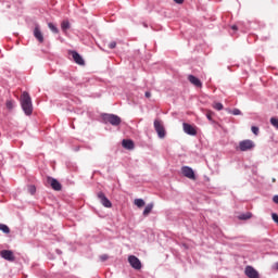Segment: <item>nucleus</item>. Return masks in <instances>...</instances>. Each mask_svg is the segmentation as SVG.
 <instances>
[{
    "mask_svg": "<svg viewBox=\"0 0 278 278\" xmlns=\"http://www.w3.org/2000/svg\"><path fill=\"white\" fill-rule=\"evenodd\" d=\"M61 29L62 31H66L67 29H71V23L68 21H63L61 23Z\"/></svg>",
    "mask_w": 278,
    "mask_h": 278,
    "instance_id": "18",
    "label": "nucleus"
},
{
    "mask_svg": "<svg viewBox=\"0 0 278 278\" xmlns=\"http://www.w3.org/2000/svg\"><path fill=\"white\" fill-rule=\"evenodd\" d=\"M135 205H137V207H144V200L136 199L135 200Z\"/></svg>",
    "mask_w": 278,
    "mask_h": 278,
    "instance_id": "22",
    "label": "nucleus"
},
{
    "mask_svg": "<svg viewBox=\"0 0 278 278\" xmlns=\"http://www.w3.org/2000/svg\"><path fill=\"white\" fill-rule=\"evenodd\" d=\"M109 49H116V41L109 43Z\"/></svg>",
    "mask_w": 278,
    "mask_h": 278,
    "instance_id": "31",
    "label": "nucleus"
},
{
    "mask_svg": "<svg viewBox=\"0 0 278 278\" xmlns=\"http://www.w3.org/2000/svg\"><path fill=\"white\" fill-rule=\"evenodd\" d=\"M181 173L184 177H187V179H197V176L194 175V170L191 167L184 166L181 168Z\"/></svg>",
    "mask_w": 278,
    "mask_h": 278,
    "instance_id": "7",
    "label": "nucleus"
},
{
    "mask_svg": "<svg viewBox=\"0 0 278 278\" xmlns=\"http://www.w3.org/2000/svg\"><path fill=\"white\" fill-rule=\"evenodd\" d=\"M152 210H153V204H148V205L146 206L144 211H143V216L150 215L151 212H152Z\"/></svg>",
    "mask_w": 278,
    "mask_h": 278,
    "instance_id": "19",
    "label": "nucleus"
},
{
    "mask_svg": "<svg viewBox=\"0 0 278 278\" xmlns=\"http://www.w3.org/2000/svg\"><path fill=\"white\" fill-rule=\"evenodd\" d=\"M251 218H253V214L251 212L239 215V220H249Z\"/></svg>",
    "mask_w": 278,
    "mask_h": 278,
    "instance_id": "16",
    "label": "nucleus"
},
{
    "mask_svg": "<svg viewBox=\"0 0 278 278\" xmlns=\"http://www.w3.org/2000/svg\"><path fill=\"white\" fill-rule=\"evenodd\" d=\"M154 129L159 138H166V130L164 129V125H162V122H160V119L154 121Z\"/></svg>",
    "mask_w": 278,
    "mask_h": 278,
    "instance_id": "4",
    "label": "nucleus"
},
{
    "mask_svg": "<svg viewBox=\"0 0 278 278\" xmlns=\"http://www.w3.org/2000/svg\"><path fill=\"white\" fill-rule=\"evenodd\" d=\"M34 36L38 42L42 43L45 42V36L42 35V30H40V27L36 26L34 29Z\"/></svg>",
    "mask_w": 278,
    "mask_h": 278,
    "instance_id": "13",
    "label": "nucleus"
},
{
    "mask_svg": "<svg viewBox=\"0 0 278 278\" xmlns=\"http://www.w3.org/2000/svg\"><path fill=\"white\" fill-rule=\"evenodd\" d=\"M239 151H251L252 149H255V142L251 139H245L239 142V147L237 148Z\"/></svg>",
    "mask_w": 278,
    "mask_h": 278,
    "instance_id": "2",
    "label": "nucleus"
},
{
    "mask_svg": "<svg viewBox=\"0 0 278 278\" xmlns=\"http://www.w3.org/2000/svg\"><path fill=\"white\" fill-rule=\"evenodd\" d=\"M244 273L249 278H260V273L253 266H247Z\"/></svg>",
    "mask_w": 278,
    "mask_h": 278,
    "instance_id": "10",
    "label": "nucleus"
},
{
    "mask_svg": "<svg viewBox=\"0 0 278 278\" xmlns=\"http://www.w3.org/2000/svg\"><path fill=\"white\" fill-rule=\"evenodd\" d=\"M182 129H184L185 134H187L188 136H197V127H194L188 123L182 124Z\"/></svg>",
    "mask_w": 278,
    "mask_h": 278,
    "instance_id": "8",
    "label": "nucleus"
},
{
    "mask_svg": "<svg viewBox=\"0 0 278 278\" xmlns=\"http://www.w3.org/2000/svg\"><path fill=\"white\" fill-rule=\"evenodd\" d=\"M0 255L3 260H7V262H14V260H16V257H14V252L11 250H2Z\"/></svg>",
    "mask_w": 278,
    "mask_h": 278,
    "instance_id": "9",
    "label": "nucleus"
},
{
    "mask_svg": "<svg viewBox=\"0 0 278 278\" xmlns=\"http://www.w3.org/2000/svg\"><path fill=\"white\" fill-rule=\"evenodd\" d=\"M174 1H175V3H178V4L184 3V0H174Z\"/></svg>",
    "mask_w": 278,
    "mask_h": 278,
    "instance_id": "36",
    "label": "nucleus"
},
{
    "mask_svg": "<svg viewBox=\"0 0 278 278\" xmlns=\"http://www.w3.org/2000/svg\"><path fill=\"white\" fill-rule=\"evenodd\" d=\"M28 192L30 194H36V186H34V185L28 186Z\"/></svg>",
    "mask_w": 278,
    "mask_h": 278,
    "instance_id": "26",
    "label": "nucleus"
},
{
    "mask_svg": "<svg viewBox=\"0 0 278 278\" xmlns=\"http://www.w3.org/2000/svg\"><path fill=\"white\" fill-rule=\"evenodd\" d=\"M128 263L135 270H140V268H142V263L140 262V258L136 255L128 256Z\"/></svg>",
    "mask_w": 278,
    "mask_h": 278,
    "instance_id": "5",
    "label": "nucleus"
},
{
    "mask_svg": "<svg viewBox=\"0 0 278 278\" xmlns=\"http://www.w3.org/2000/svg\"><path fill=\"white\" fill-rule=\"evenodd\" d=\"M146 97H147V99H151V92H150V91H147V92H146Z\"/></svg>",
    "mask_w": 278,
    "mask_h": 278,
    "instance_id": "35",
    "label": "nucleus"
},
{
    "mask_svg": "<svg viewBox=\"0 0 278 278\" xmlns=\"http://www.w3.org/2000/svg\"><path fill=\"white\" fill-rule=\"evenodd\" d=\"M273 201L278 205V195H274Z\"/></svg>",
    "mask_w": 278,
    "mask_h": 278,
    "instance_id": "33",
    "label": "nucleus"
},
{
    "mask_svg": "<svg viewBox=\"0 0 278 278\" xmlns=\"http://www.w3.org/2000/svg\"><path fill=\"white\" fill-rule=\"evenodd\" d=\"M47 184H49V186H51L52 190H56L58 192H60V190H62V184H60V181H58V179H55V178L48 177Z\"/></svg>",
    "mask_w": 278,
    "mask_h": 278,
    "instance_id": "6",
    "label": "nucleus"
},
{
    "mask_svg": "<svg viewBox=\"0 0 278 278\" xmlns=\"http://www.w3.org/2000/svg\"><path fill=\"white\" fill-rule=\"evenodd\" d=\"M271 218H273L274 223H277V225H278V215H277V213H274L271 215Z\"/></svg>",
    "mask_w": 278,
    "mask_h": 278,
    "instance_id": "30",
    "label": "nucleus"
},
{
    "mask_svg": "<svg viewBox=\"0 0 278 278\" xmlns=\"http://www.w3.org/2000/svg\"><path fill=\"white\" fill-rule=\"evenodd\" d=\"M271 181H273V184H275V181H277V179L273 178Z\"/></svg>",
    "mask_w": 278,
    "mask_h": 278,
    "instance_id": "37",
    "label": "nucleus"
},
{
    "mask_svg": "<svg viewBox=\"0 0 278 278\" xmlns=\"http://www.w3.org/2000/svg\"><path fill=\"white\" fill-rule=\"evenodd\" d=\"M48 27L51 30L52 34H60V29H58V26L53 23H48Z\"/></svg>",
    "mask_w": 278,
    "mask_h": 278,
    "instance_id": "17",
    "label": "nucleus"
},
{
    "mask_svg": "<svg viewBox=\"0 0 278 278\" xmlns=\"http://www.w3.org/2000/svg\"><path fill=\"white\" fill-rule=\"evenodd\" d=\"M100 260H101V262H108V260H110V256L108 254H102L100 256Z\"/></svg>",
    "mask_w": 278,
    "mask_h": 278,
    "instance_id": "28",
    "label": "nucleus"
},
{
    "mask_svg": "<svg viewBox=\"0 0 278 278\" xmlns=\"http://www.w3.org/2000/svg\"><path fill=\"white\" fill-rule=\"evenodd\" d=\"M7 110H14V100H7L5 102Z\"/></svg>",
    "mask_w": 278,
    "mask_h": 278,
    "instance_id": "20",
    "label": "nucleus"
},
{
    "mask_svg": "<svg viewBox=\"0 0 278 278\" xmlns=\"http://www.w3.org/2000/svg\"><path fill=\"white\" fill-rule=\"evenodd\" d=\"M230 114H233V116H240V114H242V111H240L239 109H233L232 111H230Z\"/></svg>",
    "mask_w": 278,
    "mask_h": 278,
    "instance_id": "25",
    "label": "nucleus"
},
{
    "mask_svg": "<svg viewBox=\"0 0 278 278\" xmlns=\"http://www.w3.org/2000/svg\"><path fill=\"white\" fill-rule=\"evenodd\" d=\"M213 108H214V110H217L218 112H220V110H223V103H220V102H214L213 103Z\"/></svg>",
    "mask_w": 278,
    "mask_h": 278,
    "instance_id": "23",
    "label": "nucleus"
},
{
    "mask_svg": "<svg viewBox=\"0 0 278 278\" xmlns=\"http://www.w3.org/2000/svg\"><path fill=\"white\" fill-rule=\"evenodd\" d=\"M98 199H100V202L104 207H112V202L110 201V199H108V197H105V193L99 192Z\"/></svg>",
    "mask_w": 278,
    "mask_h": 278,
    "instance_id": "12",
    "label": "nucleus"
},
{
    "mask_svg": "<svg viewBox=\"0 0 278 278\" xmlns=\"http://www.w3.org/2000/svg\"><path fill=\"white\" fill-rule=\"evenodd\" d=\"M231 29H232L233 31H238V26H237V25H232V26H231Z\"/></svg>",
    "mask_w": 278,
    "mask_h": 278,
    "instance_id": "34",
    "label": "nucleus"
},
{
    "mask_svg": "<svg viewBox=\"0 0 278 278\" xmlns=\"http://www.w3.org/2000/svg\"><path fill=\"white\" fill-rule=\"evenodd\" d=\"M273 270H278V262L271 266Z\"/></svg>",
    "mask_w": 278,
    "mask_h": 278,
    "instance_id": "32",
    "label": "nucleus"
},
{
    "mask_svg": "<svg viewBox=\"0 0 278 278\" xmlns=\"http://www.w3.org/2000/svg\"><path fill=\"white\" fill-rule=\"evenodd\" d=\"M188 80L190 81V84H192V86H195V88L203 87V83H201V80L197 78L194 75H189Z\"/></svg>",
    "mask_w": 278,
    "mask_h": 278,
    "instance_id": "14",
    "label": "nucleus"
},
{
    "mask_svg": "<svg viewBox=\"0 0 278 278\" xmlns=\"http://www.w3.org/2000/svg\"><path fill=\"white\" fill-rule=\"evenodd\" d=\"M270 124L273 125V127H275L276 129H278V118L271 117V118H270Z\"/></svg>",
    "mask_w": 278,
    "mask_h": 278,
    "instance_id": "24",
    "label": "nucleus"
},
{
    "mask_svg": "<svg viewBox=\"0 0 278 278\" xmlns=\"http://www.w3.org/2000/svg\"><path fill=\"white\" fill-rule=\"evenodd\" d=\"M122 147H124V149L131 150V149H134L135 144H134V142H132L131 140H129V139H124V140L122 141Z\"/></svg>",
    "mask_w": 278,
    "mask_h": 278,
    "instance_id": "15",
    "label": "nucleus"
},
{
    "mask_svg": "<svg viewBox=\"0 0 278 278\" xmlns=\"http://www.w3.org/2000/svg\"><path fill=\"white\" fill-rule=\"evenodd\" d=\"M70 54H72L74 62L79 66H84L86 64V62L84 61V58H81L80 54L77 53V51H71Z\"/></svg>",
    "mask_w": 278,
    "mask_h": 278,
    "instance_id": "11",
    "label": "nucleus"
},
{
    "mask_svg": "<svg viewBox=\"0 0 278 278\" xmlns=\"http://www.w3.org/2000/svg\"><path fill=\"white\" fill-rule=\"evenodd\" d=\"M214 115V112L212 111H206V118H208V121H212V116Z\"/></svg>",
    "mask_w": 278,
    "mask_h": 278,
    "instance_id": "29",
    "label": "nucleus"
},
{
    "mask_svg": "<svg viewBox=\"0 0 278 278\" xmlns=\"http://www.w3.org/2000/svg\"><path fill=\"white\" fill-rule=\"evenodd\" d=\"M103 121L105 123H110V125H113L114 127H117V125H121V118L117 115L114 114H105L103 116Z\"/></svg>",
    "mask_w": 278,
    "mask_h": 278,
    "instance_id": "3",
    "label": "nucleus"
},
{
    "mask_svg": "<svg viewBox=\"0 0 278 278\" xmlns=\"http://www.w3.org/2000/svg\"><path fill=\"white\" fill-rule=\"evenodd\" d=\"M252 132L254 134V136H258V134H260V128L258 127H256V126H252Z\"/></svg>",
    "mask_w": 278,
    "mask_h": 278,
    "instance_id": "27",
    "label": "nucleus"
},
{
    "mask_svg": "<svg viewBox=\"0 0 278 278\" xmlns=\"http://www.w3.org/2000/svg\"><path fill=\"white\" fill-rule=\"evenodd\" d=\"M0 231L3 233H10V227H8L5 224H0Z\"/></svg>",
    "mask_w": 278,
    "mask_h": 278,
    "instance_id": "21",
    "label": "nucleus"
},
{
    "mask_svg": "<svg viewBox=\"0 0 278 278\" xmlns=\"http://www.w3.org/2000/svg\"><path fill=\"white\" fill-rule=\"evenodd\" d=\"M20 103H21L22 110L26 114V116H31V114L34 112V104L31 103V97L29 96V92L24 91L22 93Z\"/></svg>",
    "mask_w": 278,
    "mask_h": 278,
    "instance_id": "1",
    "label": "nucleus"
}]
</instances>
